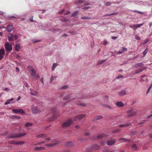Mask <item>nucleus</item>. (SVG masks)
Here are the masks:
<instances>
[{"label":"nucleus","instance_id":"5","mask_svg":"<svg viewBox=\"0 0 152 152\" xmlns=\"http://www.w3.org/2000/svg\"><path fill=\"white\" fill-rule=\"evenodd\" d=\"M85 116L86 115L84 114L79 115L75 117L74 118V121H76L78 120H80Z\"/></svg>","mask_w":152,"mask_h":152},{"label":"nucleus","instance_id":"32","mask_svg":"<svg viewBox=\"0 0 152 152\" xmlns=\"http://www.w3.org/2000/svg\"><path fill=\"white\" fill-rule=\"evenodd\" d=\"M57 118V116L55 115H53V116L51 117L50 118V120L51 121H53L55 120Z\"/></svg>","mask_w":152,"mask_h":152},{"label":"nucleus","instance_id":"21","mask_svg":"<svg viewBox=\"0 0 152 152\" xmlns=\"http://www.w3.org/2000/svg\"><path fill=\"white\" fill-rule=\"evenodd\" d=\"M47 137V135L45 134H40L37 136L38 138L45 137Z\"/></svg>","mask_w":152,"mask_h":152},{"label":"nucleus","instance_id":"48","mask_svg":"<svg viewBox=\"0 0 152 152\" xmlns=\"http://www.w3.org/2000/svg\"><path fill=\"white\" fill-rule=\"evenodd\" d=\"M137 64L138 66L139 67L140 66H142L143 65V64L141 62L138 63Z\"/></svg>","mask_w":152,"mask_h":152},{"label":"nucleus","instance_id":"52","mask_svg":"<svg viewBox=\"0 0 152 152\" xmlns=\"http://www.w3.org/2000/svg\"><path fill=\"white\" fill-rule=\"evenodd\" d=\"M14 39L15 40L17 39L18 38V35H14Z\"/></svg>","mask_w":152,"mask_h":152},{"label":"nucleus","instance_id":"29","mask_svg":"<svg viewBox=\"0 0 152 152\" xmlns=\"http://www.w3.org/2000/svg\"><path fill=\"white\" fill-rule=\"evenodd\" d=\"M83 2V1L81 0H79L78 1H76L75 2V4H78L79 3H82Z\"/></svg>","mask_w":152,"mask_h":152},{"label":"nucleus","instance_id":"37","mask_svg":"<svg viewBox=\"0 0 152 152\" xmlns=\"http://www.w3.org/2000/svg\"><path fill=\"white\" fill-rule=\"evenodd\" d=\"M135 26V25H130L129 27L130 28L133 29L134 30H135L136 29Z\"/></svg>","mask_w":152,"mask_h":152},{"label":"nucleus","instance_id":"54","mask_svg":"<svg viewBox=\"0 0 152 152\" xmlns=\"http://www.w3.org/2000/svg\"><path fill=\"white\" fill-rule=\"evenodd\" d=\"M122 49L123 50L124 52L126 51L127 50V49L126 48L122 47Z\"/></svg>","mask_w":152,"mask_h":152},{"label":"nucleus","instance_id":"11","mask_svg":"<svg viewBox=\"0 0 152 152\" xmlns=\"http://www.w3.org/2000/svg\"><path fill=\"white\" fill-rule=\"evenodd\" d=\"M100 146L97 144H94L92 145L91 147V149L94 150H98L100 148Z\"/></svg>","mask_w":152,"mask_h":152},{"label":"nucleus","instance_id":"10","mask_svg":"<svg viewBox=\"0 0 152 152\" xmlns=\"http://www.w3.org/2000/svg\"><path fill=\"white\" fill-rule=\"evenodd\" d=\"M8 38L9 41H13L14 39V36L12 34H9L8 36Z\"/></svg>","mask_w":152,"mask_h":152},{"label":"nucleus","instance_id":"2","mask_svg":"<svg viewBox=\"0 0 152 152\" xmlns=\"http://www.w3.org/2000/svg\"><path fill=\"white\" fill-rule=\"evenodd\" d=\"M5 48L7 51H10L12 50V45L8 42L5 43L4 45Z\"/></svg>","mask_w":152,"mask_h":152},{"label":"nucleus","instance_id":"38","mask_svg":"<svg viewBox=\"0 0 152 152\" xmlns=\"http://www.w3.org/2000/svg\"><path fill=\"white\" fill-rule=\"evenodd\" d=\"M57 77V76H55V77H53V76H52L51 77V78H50V82L51 83V82L54 80V79H56V78Z\"/></svg>","mask_w":152,"mask_h":152},{"label":"nucleus","instance_id":"33","mask_svg":"<svg viewBox=\"0 0 152 152\" xmlns=\"http://www.w3.org/2000/svg\"><path fill=\"white\" fill-rule=\"evenodd\" d=\"M33 124L31 123H27L25 125V127H29L32 126Z\"/></svg>","mask_w":152,"mask_h":152},{"label":"nucleus","instance_id":"26","mask_svg":"<svg viewBox=\"0 0 152 152\" xmlns=\"http://www.w3.org/2000/svg\"><path fill=\"white\" fill-rule=\"evenodd\" d=\"M20 44H16L15 46V50L17 51H18L20 49Z\"/></svg>","mask_w":152,"mask_h":152},{"label":"nucleus","instance_id":"62","mask_svg":"<svg viewBox=\"0 0 152 152\" xmlns=\"http://www.w3.org/2000/svg\"><path fill=\"white\" fill-rule=\"evenodd\" d=\"M39 41H40L39 40H34L33 42L34 43H37Z\"/></svg>","mask_w":152,"mask_h":152},{"label":"nucleus","instance_id":"55","mask_svg":"<svg viewBox=\"0 0 152 152\" xmlns=\"http://www.w3.org/2000/svg\"><path fill=\"white\" fill-rule=\"evenodd\" d=\"M123 77V76L122 75H119L116 77V78L120 79L122 78Z\"/></svg>","mask_w":152,"mask_h":152},{"label":"nucleus","instance_id":"57","mask_svg":"<svg viewBox=\"0 0 152 152\" xmlns=\"http://www.w3.org/2000/svg\"><path fill=\"white\" fill-rule=\"evenodd\" d=\"M90 134V133L89 132H87L85 133V135L86 136H88Z\"/></svg>","mask_w":152,"mask_h":152},{"label":"nucleus","instance_id":"13","mask_svg":"<svg viewBox=\"0 0 152 152\" xmlns=\"http://www.w3.org/2000/svg\"><path fill=\"white\" fill-rule=\"evenodd\" d=\"M105 136V135L104 134H100L99 135H98L96 137H94L93 139V140H95L96 139H101L103 137H104Z\"/></svg>","mask_w":152,"mask_h":152},{"label":"nucleus","instance_id":"1","mask_svg":"<svg viewBox=\"0 0 152 152\" xmlns=\"http://www.w3.org/2000/svg\"><path fill=\"white\" fill-rule=\"evenodd\" d=\"M26 133L24 132L23 133H12L7 137L8 139L17 138L22 137L25 135Z\"/></svg>","mask_w":152,"mask_h":152},{"label":"nucleus","instance_id":"25","mask_svg":"<svg viewBox=\"0 0 152 152\" xmlns=\"http://www.w3.org/2000/svg\"><path fill=\"white\" fill-rule=\"evenodd\" d=\"M57 144H58L57 143H53V144H46L45 145V146H46L47 147H53L55 146V145H56Z\"/></svg>","mask_w":152,"mask_h":152},{"label":"nucleus","instance_id":"27","mask_svg":"<svg viewBox=\"0 0 152 152\" xmlns=\"http://www.w3.org/2000/svg\"><path fill=\"white\" fill-rule=\"evenodd\" d=\"M32 111L34 113H36L39 112V110H37L35 108H33L32 109Z\"/></svg>","mask_w":152,"mask_h":152},{"label":"nucleus","instance_id":"8","mask_svg":"<svg viewBox=\"0 0 152 152\" xmlns=\"http://www.w3.org/2000/svg\"><path fill=\"white\" fill-rule=\"evenodd\" d=\"M5 54V51L4 50L3 48L0 49V61L3 59Z\"/></svg>","mask_w":152,"mask_h":152},{"label":"nucleus","instance_id":"40","mask_svg":"<svg viewBox=\"0 0 152 152\" xmlns=\"http://www.w3.org/2000/svg\"><path fill=\"white\" fill-rule=\"evenodd\" d=\"M133 12H137V13L140 14H143V12H141L140 11L137 10H134V11H133Z\"/></svg>","mask_w":152,"mask_h":152},{"label":"nucleus","instance_id":"18","mask_svg":"<svg viewBox=\"0 0 152 152\" xmlns=\"http://www.w3.org/2000/svg\"><path fill=\"white\" fill-rule=\"evenodd\" d=\"M10 118L12 119H19L20 118V117L19 116L15 115H12L10 116Z\"/></svg>","mask_w":152,"mask_h":152},{"label":"nucleus","instance_id":"41","mask_svg":"<svg viewBox=\"0 0 152 152\" xmlns=\"http://www.w3.org/2000/svg\"><path fill=\"white\" fill-rule=\"evenodd\" d=\"M75 103L77 104L78 105H80L82 106H86V104L84 103H77L76 102H75Z\"/></svg>","mask_w":152,"mask_h":152},{"label":"nucleus","instance_id":"50","mask_svg":"<svg viewBox=\"0 0 152 152\" xmlns=\"http://www.w3.org/2000/svg\"><path fill=\"white\" fill-rule=\"evenodd\" d=\"M111 5V3L110 2H107L105 4V5L106 6H108Z\"/></svg>","mask_w":152,"mask_h":152},{"label":"nucleus","instance_id":"39","mask_svg":"<svg viewBox=\"0 0 152 152\" xmlns=\"http://www.w3.org/2000/svg\"><path fill=\"white\" fill-rule=\"evenodd\" d=\"M77 12L75 11L72 14L71 16L72 17H75L77 15Z\"/></svg>","mask_w":152,"mask_h":152},{"label":"nucleus","instance_id":"22","mask_svg":"<svg viewBox=\"0 0 152 152\" xmlns=\"http://www.w3.org/2000/svg\"><path fill=\"white\" fill-rule=\"evenodd\" d=\"M132 148L134 151H136L137 149V146L135 144H133L132 146Z\"/></svg>","mask_w":152,"mask_h":152},{"label":"nucleus","instance_id":"28","mask_svg":"<svg viewBox=\"0 0 152 152\" xmlns=\"http://www.w3.org/2000/svg\"><path fill=\"white\" fill-rule=\"evenodd\" d=\"M57 64L56 63H54L53 64V65L52 67V70L53 71H54L55 68L57 66Z\"/></svg>","mask_w":152,"mask_h":152},{"label":"nucleus","instance_id":"58","mask_svg":"<svg viewBox=\"0 0 152 152\" xmlns=\"http://www.w3.org/2000/svg\"><path fill=\"white\" fill-rule=\"evenodd\" d=\"M16 58L18 59H20L21 58V56L18 55H17L16 56Z\"/></svg>","mask_w":152,"mask_h":152},{"label":"nucleus","instance_id":"3","mask_svg":"<svg viewBox=\"0 0 152 152\" xmlns=\"http://www.w3.org/2000/svg\"><path fill=\"white\" fill-rule=\"evenodd\" d=\"M72 122L73 121L72 119H69L67 121L63 123L62 125V126L64 127H66L69 126L71 125Z\"/></svg>","mask_w":152,"mask_h":152},{"label":"nucleus","instance_id":"9","mask_svg":"<svg viewBox=\"0 0 152 152\" xmlns=\"http://www.w3.org/2000/svg\"><path fill=\"white\" fill-rule=\"evenodd\" d=\"M118 93L120 96H122L126 94V91L124 89L118 92Z\"/></svg>","mask_w":152,"mask_h":152},{"label":"nucleus","instance_id":"45","mask_svg":"<svg viewBox=\"0 0 152 152\" xmlns=\"http://www.w3.org/2000/svg\"><path fill=\"white\" fill-rule=\"evenodd\" d=\"M147 50H148V49L147 48H146L143 52V54L144 55V56H145V55L146 54L147 52Z\"/></svg>","mask_w":152,"mask_h":152},{"label":"nucleus","instance_id":"7","mask_svg":"<svg viewBox=\"0 0 152 152\" xmlns=\"http://www.w3.org/2000/svg\"><path fill=\"white\" fill-rule=\"evenodd\" d=\"M9 143L10 144H12L15 145H20L23 144L24 142H15L14 141H9Z\"/></svg>","mask_w":152,"mask_h":152},{"label":"nucleus","instance_id":"12","mask_svg":"<svg viewBox=\"0 0 152 152\" xmlns=\"http://www.w3.org/2000/svg\"><path fill=\"white\" fill-rule=\"evenodd\" d=\"M13 27L12 25H8L6 28V29L7 30L8 32H11L13 30Z\"/></svg>","mask_w":152,"mask_h":152},{"label":"nucleus","instance_id":"63","mask_svg":"<svg viewBox=\"0 0 152 152\" xmlns=\"http://www.w3.org/2000/svg\"><path fill=\"white\" fill-rule=\"evenodd\" d=\"M10 102H9V101H7V102H6L4 104H5V105H7V104H10Z\"/></svg>","mask_w":152,"mask_h":152},{"label":"nucleus","instance_id":"60","mask_svg":"<svg viewBox=\"0 0 152 152\" xmlns=\"http://www.w3.org/2000/svg\"><path fill=\"white\" fill-rule=\"evenodd\" d=\"M4 91H9V88H5L4 89Z\"/></svg>","mask_w":152,"mask_h":152},{"label":"nucleus","instance_id":"44","mask_svg":"<svg viewBox=\"0 0 152 152\" xmlns=\"http://www.w3.org/2000/svg\"><path fill=\"white\" fill-rule=\"evenodd\" d=\"M70 98V97L69 96H66L64 97V99L65 100H67L69 99Z\"/></svg>","mask_w":152,"mask_h":152},{"label":"nucleus","instance_id":"6","mask_svg":"<svg viewBox=\"0 0 152 152\" xmlns=\"http://www.w3.org/2000/svg\"><path fill=\"white\" fill-rule=\"evenodd\" d=\"M12 111L15 113H20L22 114H24L25 113L23 110L22 109H13L12 110Z\"/></svg>","mask_w":152,"mask_h":152},{"label":"nucleus","instance_id":"31","mask_svg":"<svg viewBox=\"0 0 152 152\" xmlns=\"http://www.w3.org/2000/svg\"><path fill=\"white\" fill-rule=\"evenodd\" d=\"M30 94L33 96H36L37 95V91H33L30 92Z\"/></svg>","mask_w":152,"mask_h":152},{"label":"nucleus","instance_id":"35","mask_svg":"<svg viewBox=\"0 0 152 152\" xmlns=\"http://www.w3.org/2000/svg\"><path fill=\"white\" fill-rule=\"evenodd\" d=\"M143 23H142L137 24L135 25L136 29L137 28L140 27L141 26H142L143 25Z\"/></svg>","mask_w":152,"mask_h":152},{"label":"nucleus","instance_id":"19","mask_svg":"<svg viewBox=\"0 0 152 152\" xmlns=\"http://www.w3.org/2000/svg\"><path fill=\"white\" fill-rule=\"evenodd\" d=\"M74 145V142H72L70 141L67 142L66 144V145L67 147H72Z\"/></svg>","mask_w":152,"mask_h":152},{"label":"nucleus","instance_id":"14","mask_svg":"<svg viewBox=\"0 0 152 152\" xmlns=\"http://www.w3.org/2000/svg\"><path fill=\"white\" fill-rule=\"evenodd\" d=\"M115 142V140H111L107 141V144L109 145H113Z\"/></svg>","mask_w":152,"mask_h":152},{"label":"nucleus","instance_id":"23","mask_svg":"<svg viewBox=\"0 0 152 152\" xmlns=\"http://www.w3.org/2000/svg\"><path fill=\"white\" fill-rule=\"evenodd\" d=\"M30 71L31 72V75L32 76H34L36 75V72L33 69H31L30 70Z\"/></svg>","mask_w":152,"mask_h":152},{"label":"nucleus","instance_id":"53","mask_svg":"<svg viewBox=\"0 0 152 152\" xmlns=\"http://www.w3.org/2000/svg\"><path fill=\"white\" fill-rule=\"evenodd\" d=\"M107 44V41L105 40H104L103 41V44L104 45H106Z\"/></svg>","mask_w":152,"mask_h":152},{"label":"nucleus","instance_id":"20","mask_svg":"<svg viewBox=\"0 0 152 152\" xmlns=\"http://www.w3.org/2000/svg\"><path fill=\"white\" fill-rule=\"evenodd\" d=\"M130 124L129 123H127L124 124L119 125V127H124L128 126L130 125Z\"/></svg>","mask_w":152,"mask_h":152},{"label":"nucleus","instance_id":"34","mask_svg":"<svg viewBox=\"0 0 152 152\" xmlns=\"http://www.w3.org/2000/svg\"><path fill=\"white\" fill-rule=\"evenodd\" d=\"M102 116H96L95 117L96 119L97 120L102 119Z\"/></svg>","mask_w":152,"mask_h":152},{"label":"nucleus","instance_id":"17","mask_svg":"<svg viewBox=\"0 0 152 152\" xmlns=\"http://www.w3.org/2000/svg\"><path fill=\"white\" fill-rule=\"evenodd\" d=\"M116 104L117 106L119 107H123L124 105V104L121 101L116 102Z\"/></svg>","mask_w":152,"mask_h":152},{"label":"nucleus","instance_id":"42","mask_svg":"<svg viewBox=\"0 0 152 152\" xmlns=\"http://www.w3.org/2000/svg\"><path fill=\"white\" fill-rule=\"evenodd\" d=\"M81 18L83 19H91V18L90 17L87 16V17H83Z\"/></svg>","mask_w":152,"mask_h":152},{"label":"nucleus","instance_id":"30","mask_svg":"<svg viewBox=\"0 0 152 152\" xmlns=\"http://www.w3.org/2000/svg\"><path fill=\"white\" fill-rule=\"evenodd\" d=\"M106 59L102 60H99L98 61V64L99 65L101 64H102L105 61H106Z\"/></svg>","mask_w":152,"mask_h":152},{"label":"nucleus","instance_id":"43","mask_svg":"<svg viewBox=\"0 0 152 152\" xmlns=\"http://www.w3.org/2000/svg\"><path fill=\"white\" fill-rule=\"evenodd\" d=\"M68 87V86H62L61 88V89H66V88H67Z\"/></svg>","mask_w":152,"mask_h":152},{"label":"nucleus","instance_id":"56","mask_svg":"<svg viewBox=\"0 0 152 152\" xmlns=\"http://www.w3.org/2000/svg\"><path fill=\"white\" fill-rule=\"evenodd\" d=\"M70 13V12L69 11H67L66 12H65L64 14L65 15H67Z\"/></svg>","mask_w":152,"mask_h":152},{"label":"nucleus","instance_id":"61","mask_svg":"<svg viewBox=\"0 0 152 152\" xmlns=\"http://www.w3.org/2000/svg\"><path fill=\"white\" fill-rule=\"evenodd\" d=\"M123 53V51H119L117 52V53L118 54H121Z\"/></svg>","mask_w":152,"mask_h":152},{"label":"nucleus","instance_id":"16","mask_svg":"<svg viewBox=\"0 0 152 152\" xmlns=\"http://www.w3.org/2000/svg\"><path fill=\"white\" fill-rule=\"evenodd\" d=\"M35 151H40L43 150L45 149V148L42 147L36 146L34 148Z\"/></svg>","mask_w":152,"mask_h":152},{"label":"nucleus","instance_id":"46","mask_svg":"<svg viewBox=\"0 0 152 152\" xmlns=\"http://www.w3.org/2000/svg\"><path fill=\"white\" fill-rule=\"evenodd\" d=\"M104 100H107L108 98V96H107V95H106V96H105L104 97Z\"/></svg>","mask_w":152,"mask_h":152},{"label":"nucleus","instance_id":"36","mask_svg":"<svg viewBox=\"0 0 152 152\" xmlns=\"http://www.w3.org/2000/svg\"><path fill=\"white\" fill-rule=\"evenodd\" d=\"M152 87V83H151L150 86H149V88H148V90H147V91L146 92V94H148V93L150 91V90L151 88Z\"/></svg>","mask_w":152,"mask_h":152},{"label":"nucleus","instance_id":"49","mask_svg":"<svg viewBox=\"0 0 152 152\" xmlns=\"http://www.w3.org/2000/svg\"><path fill=\"white\" fill-rule=\"evenodd\" d=\"M117 14V13H113L109 14L108 15H107L106 16H110V15H116Z\"/></svg>","mask_w":152,"mask_h":152},{"label":"nucleus","instance_id":"64","mask_svg":"<svg viewBox=\"0 0 152 152\" xmlns=\"http://www.w3.org/2000/svg\"><path fill=\"white\" fill-rule=\"evenodd\" d=\"M152 117V114L150 115L149 116H148L147 117V118H151V117Z\"/></svg>","mask_w":152,"mask_h":152},{"label":"nucleus","instance_id":"47","mask_svg":"<svg viewBox=\"0 0 152 152\" xmlns=\"http://www.w3.org/2000/svg\"><path fill=\"white\" fill-rule=\"evenodd\" d=\"M89 8H90V7H89L86 6V7H83L82 9L83 10H87Z\"/></svg>","mask_w":152,"mask_h":152},{"label":"nucleus","instance_id":"51","mask_svg":"<svg viewBox=\"0 0 152 152\" xmlns=\"http://www.w3.org/2000/svg\"><path fill=\"white\" fill-rule=\"evenodd\" d=\"M84 140V138H80L78 139V141H80V142H82V141H83Z\"/></svg>","mask_w":152,"mask_h":152},{"label":"nucleus","instance_id":"4","mask_svg":"<svg viewBox=\"0 0 152 152\" xmlns=\"http://www.w3.org/2000/svg\"><path fill=\"white\" fill-rule=\"evenodd\" d=\"M127 113V117H130L135 115L136 112V111L133 109H131L128 110Z\"/></svg>","mask_w":152,"mask_h":152},{"label":"nucleus","instance_id":"15","mask_svg":"<svg viewBox=\"0 0 152 152\" xmlns=\"http://www.w3.org/2000/svg\"><path fill=\"white\" fill-rule=\"evenodd\" d=\"M146 68V67H142L140 69H138L135 72V74H137L140 73L142 72L143 70L145 69Z\"/></svg>","mask_w":152,"mask_h":152},{"label":"nucleus","instance_id":"24","mask_svg":"<svg viewBox=\"0 0 152 152\" xmlns=\"http://www.w3.org/2000/svg\"><path fill=\"white\" fill-rule=\"evenodd\" d=\"M119 140L120 141H123L124 142H129L130 140V139L127 140L125 138H121L119 139Z\"/></svg>","mask_w":152,"mask_h":152},{"label":"nucleus","instance_id":"59","mask_svg":"<svg viewBox=\"0 0 152 152\" xmlns=\"http://www.w3.org/2000/svg\"><path fill=\"white\" fill-rule=\"evenodd\" d=\"M140 37H138V36H136L135 37V39H136L137 40H140Z\"/></svg>","mask_w":152,"mask_h":152}]
</instances>
